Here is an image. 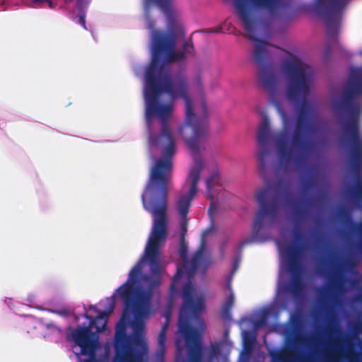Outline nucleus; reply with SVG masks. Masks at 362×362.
<instances>
[{"label":"nucleus","mask_w":362,"mask_h":362,"mask_svg":"<svg viewBox=\"0 0 362 362\" xmlns=\"http://www.w3.org/2000/svg\"><path fill=\"white\" fill-rule=\"evenodd\" d=\"M237 14L244 28L248 33L247 38L255 44L253 60L259 67L258 80L264 89L269 93L271 103L279 111L284 119V128L274 136L276 146L279 165L285 171L293 162L299 167L305 163L312 145L306 136L310 129V118L313 107L307 100L313 85L314 72L311 66L300 59H291L284 62L282 71L285 77V95L294 103H300L297 110L293 131L289 136L286 127L287 117L281 110L277 98L278 77L273 72L269 62L267 49L268 42L255 36L257 20L253 11H264L272 17L277 16L283 7L281 0H234Z\"/></svg>","instance_id":"obj_1"},{"label":"nucleus","mask_w":362,"mask_h":362,"mask_svg":"<svg viewBox=\"0 0 362 362\" xmlns=\"http://www.w3.org/2000/svg\"><path fill=\"white\" fill-rule=\"evenodd\" d=\"M168 64H148L144 74V95L146 102L145 114L147 122L149 124L151 119L157 117L160 118L162 126L160 135L151 134L149 136V144L154 147L163 146L162 151L163 157L155 161L151 169L150 176H151V173L158 160L169 161L171 168L169 170L170 179L167 185V188H168L172 179V157L175 153V143L168 124V118L173 112V106L171 103H161L159 100L160 96L164 93L167 94L171 100L182 98L185 103L186 123L179 130L182 132L186 126L192 129V136L186 140V144L192 152L194 161L188 177L191 181L189 191L187 194L181 195L176 202V208L180 216L182 218H186L192 201L197 194V184L203 168L199 144L207 136L209 131L207 107L206 103H203L202 108L204 117L196 119L192 101L189 95V82L187 76L185 73L180 72L172 77L168 66ZM149 181L150 180L146 187ZM167 190L168 191V189ZM143 194H145L146 202L148 203L153 196H160V188L158 186H155L148 192L144 189L141 196Z\"/></svg>","instance_id":"obj_2"},{"label":"nucleus","mask_w":362,"mask_h":362,"mask_svg":"<svg viewBox=\"0 0 362 362\" xmlns=\"http://www.w3.org/2000/svg\"><path fill=\"white\" fill-rule=\"evenodd\" d=\"M171 164L169 161L158 160L153 168L146 192L151 190L155 186L160 188V196H153L148 203L146 202L145 194L142 195V204L146 211L152 216L153 223L151 234L146 247V256L151 267V275H142V260L137 262L130 270V274L135 269H139L136 279L131 281L134 288V303L151 308V299L154 291L161 283L160 274V245L165 242L168 234V190L167 185L170 177L169 170Z\"/></svg>","instance_id":"obj_3"},{"label":"nucleus","mask_w":362,"mask_h":362,"mask_svg":"<svg viewBox=\"0 0 362 362\" xmlns=\"http://www.w3.org/2000/svg\"><path fill=\"white\" fill-rule=\"evenodd\" d=\"M182 305L179 311L178 331L183 336L187 347V357L184 362H204L203 346L199 338L198 330L192 327L197 325L201 331L206 325L202 317L205 309L204 297L194 298V287L188 282L182 287Z\"/></svg>","instance_id":"obj_4"},{"label":"nucleus","mask_w":362,"mask_h":362,"mask_svg":"<svg viewBox=\"0 0 362 362\" xmlns=\"http://www.w3.org/2000/svg\"><path fill=\"white\" fill-rule=\"evenodd\" d=\"M139 269L132 271L130 278L121 285L117 290L119 297L124 301L126 310H131L134 314V319L131 322V327L134 333V338L132 339V344L140 347L141 351H148V344L144 339L145 332V319H147L151 313V308L134 303V288L130 284L131 281H135Z\"/></svg>","instance_id":"obj_5"},{"label":"nucleus","mask_w":362,"mask_h":362,"mask_svg":"<svg viewBox=\"0 0 362 362\" xmlns=\"http://www.w3.org/2000/svg\"><path fill=\"white\" fill-rule=\"evenodd\" d=\"M270 192L271 188L267 187L259 190L256 194L255 197L259 205V209L253 223L252 238L250 240H245L241 242L240 247L243 248L257 240L258 233L264 223L266 216L269 217L272 220L277 217L279 210V198L277 195H274L267 202V199L270 197Z\"/></svg>","instance_id":"obj_6"},{"label":"nucleus","mask_w":362,"mask_h":362,"mask_svg":"<svg viewBox=\"0 0 362 362\" xmlns=\"http://www.w3.org/2000/svg\"><path fill=\"white\" fill-rule=\"evenodd\" d=\"M304 249V245L296 244L288 245L284 248L286 268L291 274V281L287 291L294 297L300 296L303 288L302 273Z\"/></svg>","instance_id":"obj_7"},{"label":"nucleus","mask_w":362,"mask_h":362,"mask_svg":"<svg viewBox=\"0 0 362 362\" xmlns=\"http://www.w3.org/2000/svg\"><path fill=\"white\" fill-rule=\"evenodd\" d=\"M345 6L344 0L315 1L314 9L317 13L325 18L327 34L329 40L337 37Z\"/></svg>","instance_id":"obj_8"},{"label":"nucleus","mask_w":362,"mask_h":362,"mask_svg":"<svg viewBox=\"0 0 362 362\" xmlns=\"http://www.w3.org/2000/svg\"><path fill=\"white\" fill-rule=\"evenodd\" d=\"M205 241L204 238H202V243L199 249L194 253L192 260L189 262L187 260V246L185 242V239L181 238L180 248V255L184 261V265L182 267H178L176 274L174 275L173 279V281L170 285V290L172 293H175L176 292V284L177 281L181 279L184 274V269H185L187 272V277L189 279L193 276L199 266L203 263L204 266H207L210 261L207 258L204 257V255L205 252Z\"/></svg>","instance_id":"obj_9"},{"label":"nucleus","mask_w":362,"mask_h":362,"mask_svg":"<svg viewBox=\"0 0 362 362\" xmlns=\"http://www.w3.org/2000/svg\"><path fill=\"white\" fill-rule=\"evenodd\" d=\"M129 310H124L119 321L115 327L114 338L115 356L112 362H116L126 356L135 351L132 346L131 337L127 334V327L130 319Z\"/></svg>","instance_id":"obj_10"},{"label":"nucleus","mask_w":362,"mask_h":362,"mask_svg":"<svg viewBox=\"0 0 362 362\" xmlns=\"http://www.w3.org/2000/svg\"><path fill=\"white\" fill-rule=\"evenodd\" d=\"M68 339H71L81 348L82 355L89 356L84 362H95V351L99 344L98 336L91 331L90 327L78 326L71 331Z\"/></svg>","instance_id":"obj_11"},{"label":"nucleus","mask_w":362,"mask_h":362,"mask_svg":"<svg viewBox=\"0 0 362 362\" xmlns=\"http://www.w3.org/2000/svg\"><path fill=\"white\" fill-rule=\"evenodd\" d=\"M257 137L259 144L257 154V168L260 173H264L266 170L267 159L270 154L268 142L271 137L269 119L266 114L263 115L262 120L259 126Z\"/></svg>","instance_id":"obj_12"},{"label":"nucleus","mask_w":362,"mask_h":362,"mask_svg":"<svg viewBox=\"0 0 362 362\" xmlns=\"http://www.w3.org/2000/svg\"><path fill=\"white\" fill-rule=\"evenodd\" d=\"M289 204L293 209V215L295 226L292 230V235L294 238V242L289 243L296 244V245H303L305 247L303 255L306 251V245L303 243L304 239V234L301 230V225L305 222L306 218L308 217V210L304 207H303L300 202L295 200H291L289 202ZM287 245H286V247Z\"/></svg>","instance_id":"obj_13"},{"label":"nucleus","mask_w":362,"mask_h":362,"mask_svg":"<svg viewBox=\"0 0 362 362\" xmlns=\"http://www.w3.org/2000/svg\"><path fill=\"white\" fill-rule=\"evenodd\" d=\"M355 335L346 337L344 340L346 345L345 352L339 350L335 351L333 354L326 358L327 362H357L359 358V353L356 350L354 339Z\"/></svg>","instance_id":"obj_14"},{"label":"nucleus","mask_w":362,"mask_h":362,"mask_svg":"<svg viewBox=\"0 0 362 362\" xmlns=\"http://www.w3.org/2000/svg\"><path fill=\"white\" fill-rule=\"evenodd\" d=\"M115 295L110 298H107L108 307L106 310L99 312L98 315L96 317H91L88 314L84 315V317L90 320V326L95 325L96 332L98 333L102 332L105 329L108 317L115 308Z\"/></svg>","instance_id":"obj_15"},{"label":"nucleus","mask_w":362,"mask_h":362,"mask_svg":"<svg viewBox=\"0 0 362 362\" xmlns=\"http://www.w3.org/2000/svg\"><path fill=\"white\" fill-rule=\"evenodd\" d=\"M272 362H317L313 354L300 355L296 361L288 359L287 351H276L270 353Z\"/></svg>","instance_id":"obj_16"},{"label":"nucleus","mask_w":362,"mask_h":362,"mask_svg":"<svg viewBox=\"0 0 362 362\" xmlns=\"http://www.w3.org/2000/svg\"><path fill=\"white\" fill-rule=\"evenodd\" d=\"M220 181V176L218 172L213 173L210 177L206 180V196L211 200L210 206L208 209V214L211 217L212 211L215 209V203L214 202V196L211 192L212 187L218 185Z\"/></svg>","instance_id":"obj_17"},{"label":"nucleus","mask_w":362,"mask_h":362,"mask_svg":"<svg viewBox=\"0 0 362 362\" xmlns=\"http://www.w3.org/2000/svg\"><path fill=\"white\" fill-rule=\"evenodd\" d=\"M228 288L230 291V293L226 302L223 303L221 310V317L223 320L228 321L231 320V309L234 305V296L231 291V287L228 284Z\"/></svg>","instance_id":"obj_18"},{"label":"nucleus","mask_w":362,"mask_h":362,"mask_svg":"<svg viewBox=\"0 0 362 362\" xmlns=\"http://www.w3.org/2000/svg\"><path fill=\"white\" fill-rule=\"evenodd\" d=\"M344 276L340 270H335L329 277V286L332 291H341L344 289Z\"/></svg>","instance_id":"obj_19"},{"label":"nucleus","mask_w":362,"mask_h":362,"mask_svg":"<svg viewBox=\"0 0 362 362\" xmlns=\"http://www.w3.org/2000/svg\"><path fill=\"white\" fill-rule=\"evenodd\" d=\"M327 310L329 315V321L326 327V333L329 337H332L339 330V327L337 322V315L334 311L329 307H327Z\"/></svg>","instance_id":"obj_20"},{"label":"nucleus","mask_w":362,"mask_h":362,"mask_svg":"<svg viewBox=\"0 0 362 362\" xmlns=\"http://www.w3.org/2000/svg\"><path fill=\"white\" fill-rule=\"evenodd\" d=\"M166 332L164 329L160 331L158 339L157 356L161 361H164V353L165 350Z\"/></svg>","instance_id":"obj_21"},{"label":"nucleus","mask_w":362,"mask_h":362,"mask_svg":"<svg viewBox=\"0 0 362 362\" xmlns=\"http://www.w3.org/2000/svg\"><path fill=\"white\" fill-rule=\"evenodd\" d=\"M143 351H134L116 362H143Z\"/></svg>","instance_id":"obj_22"},{"label":"nucleus","mask_w":362,"mask_h":362,"mask_svg":"<svg viewBox=\"0 0 362 362\" xmlns=\"http://www.w3.org/2000/svg\"><path fill=\"white\" fill-rule=\"evenodd\" d=\"M302 192L304 194H307L315 186V181L313 177H303L301 180Z\"/></svg>","instance_id":"obj_23"},{"label":"nucleus","mask_w":362,"mask_h":362,"mask_svg":"<svg viewBox=\"0 0 362 362\" xmlns=\"http://www.w3.org/2000/svg\"><path fill=\"white\" fill-rule=\"evenodd\" d=\"M276 187L279 192L285 197L290 195V184L288 181L279 179L277 181Z\"/></svg>","instance_id":"obj_24"},{"label":"nucleus","mask_w":362,"mask_h":362,"mask_svg":"<svg viewBox=\"0 0 362 362\" xmlns=\"http://www.w3.org/2000/svg\"><path fill=\"white\" fill-rule=\"evenodd\" d=\"M156 4L163 11H168L170 6V0H148Z\"/></svg>","instance_id":"obj_25"},{"label":"nucleus","mask_w":362,"mask_h":362,"mask_svg":"<svg viewBox=\"0 0 362 362\" xmlns=\"http://www.w3.org/2000/svg\"><path fill=\"white\" fill-rule=\"evenodd\" d=\"M47 310L49 313L60 315L64 317H66L71 315V312L67 308H62L60 310H55V309H47Z\"/></svg>","instance_id":"obj_26"},{"label":"nucleus","mask_w":362,"mask_h":362,"mask_svg":"<svg viewBox=\"0 0 362 362\" xmlns=\"http://www.w3.org/2000/svg\"><path fill=\"white\" fill-rule=\"evenodd\" d=\"M80 9L82 10V8ZM78 22L84 29H87L86 25V13L83 11H80L78 16Z\"/></svg>","instance_id":"obj_27"},{"label":"nucleus","mask_w":362,"mask_h":362,"mask_svg":"<svg viewBox=\"0 0 362 362\" xmlns=\"http://www.w3.org/2000/svg\"><path fill=\"white\" fill-rule=\"evenodd\" d=\"M180 224V227H181V230H182L180 236H181V238L184 240L185 235V233L187 231V218H182Z\"/></svg>","instance_id":"obj_28"},{"label":"nucleus","mask_w":362,"mask_h":362,"mask_svg":"<svg viewBox=\"0 0 362 362\" xmlns=\"http://www.w3.org/2000/svg\"><path fill=\"white\" fill-rule=\"evenodd\" d=\"M218 354V349L214 345H211L209 350V357L211 358H213L214 357L216 356V355Z\"/></svg>","instance_id":"obj_29"},{"label":"nucleus","mask_w":362,"mask_h":362,"mask_svg":"<svg viewBox=\"0 0 362 362\" xmlns=\"http://www.w3.org/2000/svg\"><path fill=\"white\" fill-rule=\"evenodd\" d=\"M353 330L356 333H361L362 332V322H358L355 324L353 327Z\"/></svg>","instance_id":"obj_30"},{"label":"nucleus","mask_w":362,"mask_h":362,"mask_svg":"<svg viewBox=\"0 0 362 362\" xmlns=\"http://www.w3.org/2000/svg\"><path fill=\"white\" fill-rule=\"evenodd\" d=\"M222 30V28L221 27H218L215 29L214 28H209V29H206V30H202L200 32L202 33H220L221 32Z\"/></svg>","instance_id":"obj_31"},{"label":"nucleus","mask_w":362,"mask_h":362,"mask_svg":"<svg viewBox=\"0 0 362 362\" xmlns=\"http://www.w3.org/2000/svg\"><path fill=\"white\" fill-rule=\"evenodd\" d=\"M305 341V339L304 337H302L300 336H296L294 339H293V343L294 344H297V343H300V344H303L304 342Z\"/></svg>","instance_id":"obj_32"},{"label":"nucleus","mask_w":362,"mask_h":362,"mask_svg":"<svg viewBox=\"0 0 362 362\" xmlns=\"http://www.w3.org/2000/svg\"><path fill=\"white\" fill-rule=\"evenodd\" d=\"M46 0H33V4H35L33 7H42V4H45Z\"/></svg>","instance_id":"obj_33"},{"label":"nucleus","mask_w":362,"mask_h":362,"mask_svg":"<svg viewBox=\"0 0 362 362\" xmlns=\"http://www.w3.org/2000/svg\"><path fill=\"white\" fill-rule=\"evenodd\" d=\"M331 52H332V47H331V45H328L326 47V50H325V55H324L325 58L327 59L329 57V55L331 54Z\"/></svg>","instance_id":"obj_34"},{"label":"nucleus","mask_w":362,"mask_h":362,"mask_svg":"<svg viewBox=\"0 0 362 362\" xmlns=\"http://www.w3.org/2000/svg\"><path fill=\"white\" fill-rule=\"evenodd\" d=\"M196 81H197V85L198 86V87L202 90L203 88V85H202V78L200 76H197V79H196Z\"/></svg>","instance_id":"obj_35"},{"label":"nucleus","mask_w":362,"mask_h":362,"mask_svg":"<svg viewBox=\"0 0 362 362\" xmlns=\"http://www.w3.org/2000/svg\"><path fill=\"white\" fill-rule=\"evenodd\" d=\"M47 328L49 329L51 327H53L54 329H58L59 332H61V329L59 328H58L56 325H54V324L52 323H49V324H47L46 325Z\"/></svg>","instance_id":"obj_36"},{"label":"nucleus","mask_w":362,"mask_h":362,"mask_svg":"<svg viewBox=\"0 0 362 362\" xmlns=\"http://www.w3.org/2000/svg\"><path fill=\"white\" fill-rule=\"evenodd\" d=\"M77 6L78 8H83V0H77L76 1Z\"/></svg>","instance_id":"obj_37"},{"label":"nucleus","mask_w":362,"mask_h":362,"mask_svg":"<svg viewBox=\"0 0 362 362\" xmlns=\"http://www.w3.org/2000/svg\"><path fill=\"white\" fill-rule=\"evenodd\" d=\"M45 3H47L49 8H54V4L51 0H46Z\"/></svg>","instance_id":"obj_38"},{"label":"nucleus","mask_w":362,"mask_h":362,"mask_svg":"<svg viewBox=\"0 0 362 362\" xmlns=\"http://www.w3.org/2000/svg\"><path fill=\"white\" fill-rule=\"evenodd\" d=\"M168 321H165V324L163 325V327L161 329H164L165 332H167V329H168Z\"/></svg>","instance_id":"obj_39"},{"label":"nucleus","mask_w":362,"mask_h":362,"mask_svg":"<svg viewBox=\"0 0 362 362\" xmlns=\"http://www.w3.org/2000/svg\"><path fill=\"white\" fill-rule=\"evenodd\" d=\"M90 310H95V312H97L98 313H99V312H100V310H98L96 307L95 305H90V308H89Z\"/></svg>","instance_id":"obj_40"},{"label":"nucleus","mask_w":362,"mask_h":362,"mask_svg":"<svg viewBox=\"0 0 362 362\" xmlns=\"http://www.w3.org/2000/svg\"><path fill=\"white\" fill-rule=\"evenodd\" d=\"M170 311H168V312H167V313H165V318H166V321H168V322L169 318H170Z\"/></svg>","instance_id":"obj_41"},{"label":"nucleus","mask_w":362,"mask_h":362,"mask_svg":"<svg viewBox=\"0 0 362 362\" xmlns=\"http://www.w3.org/2000/svg\"><path fill=\"white\" fill-rule=\"evenodd\" d=\"M337 339H334V340H330V344H337Z\"/></svg>","instance_id":"obj_42"},{"label":"nucleus","mask_w":362,"mask_h":362,"mask_svg":"<svg viewBox=\"0 0 362 362\" xmlns=\"http://www.w3.org/2000/svg\"><path fill=\"white\" fill-rule=\"evenodd\" d=\"M337 298L335 296H332V300H333L334 301H336V300H337Z\"/></svg>","instance_id":"obj_43"},{"label":"nucleus","mask_w":362,"mask_h":362,"mask_svg":"<svg viewBox=\"0 0 362 362\" xmlns=\"http://www.w3.org/2000/svg\"><path fill=\"white\" fill-rule=\"evenodd\" d=\"M66 2H71L73 1L74 0H64Z\"/></svg>","instance_id":"obj_44"},{"label":"nucleus","mask_w":362,"mask_h":362,"mask_svg":"<svg viewBox=\"0 0 362 362\" xmlns=\"http://www.w3.org/2000/svg\"><path fill=\"white\" fill-rule=\"evenodd\" d=\"M161 362H164V361H161Z\"/></svg>","instance_id":"obj_45"}]
</instances>
